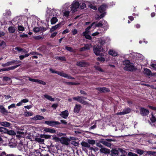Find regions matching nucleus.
<instances>
[{
    "label": "nucleus",
    "mask_w": 156,
    "mask_h": 156,
    "mask_svg": "<svg viewBox=\"0 0 156 156\" xmlns=\"http://www.w3.org/2000/svg\"><path fill=\"white\" fill-rule=\"evenodd\" d=\"M123 65L125 66L124 67V69L125 70L132 71L135 69L134 66L133 64L131 63L128 60H125L123 61Z\"/></svg>",
    "instance_id": "obj_1"
},
{
    "label": "nucleus",
    "mask_w": 156,
    "mask_h": 156,
    "mask_svg": "<svg viewBox=\"0 0 156 156\" xmlns=\"http://www.w3.org/2000/svg\"><path fill=\"white\" fill-rule=\"evenodd\" d=\"M66 83L68 85H76L79 84L78 83L71 82H66Z\"/></svg>",
    "instance_id": "obj_46"
},
{
    "label": "nucleus",
    "mask_w": 156,
    "mask_h": 156,
    "mask_svg": "<svg viewBox=\"0 0 156 156\" xmlns=\"http://www.w3.org/2000/svg\"><path fill=\"white\" fill-rule=\"evenodd\" d=\"M72 32L73 35H75L78 33L77 30L76 29H74L72 30Z\"/></svg>",
    "instance_id": "obj_56"
},
{
    "label": "nucleus",
    "mask_w": 156,
    "mask_h": 156,
    "mask_svg": "<svg viewBox=\"0 0 156 156\" xmlns=\"http://www.w3.org/2000/svg\"><path fill=\"white\" fill-rule=\"evenodd\" d=\"M21 62L19 60L17 61L15 60H13L11 61L2 64V66L3 67L8 66L12 65L18 64L20 63Z\"/></svg>",
    "instance_id": "obj_6"
},
{
    "label": "nucleus",
    "mask_w": 156,
    "mask_h": 156,
    "mask_svg": "<svg viewBox=\"0 0 156 156\" xmlns=\"http://www.w3.org/2000/svg\"><path fill=\"white\" fill-rule=\"evenodd\" d=\"M81 144L83 147L87 148L90 147V145L88 144V143H87L84 141H82Z\"/></svg>",
    "instance_id": "obj_27"
},
{
    "label": "nucleus",
    "mask_w": 156,
    "mask_h": 156,
    "mask_svg": "<svg viewBox=\"0 0 156 156\" xmlns=\"http://www.w3.org/2000/svg\"><path fill=\"white\" fill-rule=\"evenodd\" d=\"M144 74L148 76H150L151 73V70L149 69L146 68L144 70Z\"/></svg>",
    "instance_id": "obj_28"
},
{
    "label": "nucleus",
    "mask_w": 156,
    "mask_h": 156,
    "mask_svg": "<svg viewBox=\"0 0 156 156\" xmlns=\"http://www.w3.org/2000/svg\"><path fill=\"white\" fill-rule=\"evenodd\" d=\"M15 107V104H12L9 106L8 107V109H10V108H14Z\"/></svg>",
    "instance_id": "obj_64"
},
{
    "label": "nucleus",
    "mask_w": 156,
    "mask_h": 156,
    "mask_svg": "<svg viewBox=\"0 0 156 156\" xmlns=\"http://www.w3.org/2000/svg\"><path fill=\"white\" fill-rule=\"evenodd\" d=\"M0 156H7V154L5 151H3L0 153Z\"/></svg>",
    "instance_id": "obj_61"
},
{
    "label": "nucleus",
    "mask_w": 156,
    "mask_h": 156,
    "mask_svg": "<svg viewBox=\"0 0 156 156\" xmlns=\"http://www.w3.org/2000/svg\"><path fill=\"white\" fill-rule=\"evenodd\" d=\"M58 21V20L56 17H53L51 20V24H54Z\"/></svg>",
    "instance_id": "obj_31"
},
{
    "label": "nucleus",
    "mask_w": 156,
    "mask_h": 156,
    "mask_svg": "<svg viewBox=\"0 0 156 156\" xmlns=\"http://www.w3.org/2000/svg\"><path fill=\"white\" fill-rule=\"evenodd\" d=\"M106 15V12H104L100 15H97L95 16V19L96 20H99L104 17Z\"/></svg>",
    "instance_id": "obj_20"
},
{
    "label": "nucleus",
    "mask_w": 156,
    "mask_h": 156,
    "mask_svg": "<svg viewBox=\"0 0 156 156\" xmlns=\"http://www.w3.org/2000/svg\"><path fill=\"white\" fill-rule=\"evenodd\" d=\"M44 131L45 132L51 133H55L56 132L55 129L50 128H45L44 129Z\"/></svg>",
    "instance_id": "obj_21"
},
{
    "label": "nucleus",
    "mask_w": 156,
    "mask_h": 156,
    "mask_svg": "<svg viewBox=\"0 0 156 156\" xmlns=\"http://www.w3.org/2000/svg\"><path fill=\"white\" fill-rule=\"evenodd\" d=\"M57 59L59 60L63 61H66V59L65 57L62 56V57H57Z\"/></svg>",
    "instance_id": "obj_54"
},
{
    "label": "nucleus",
    "mask_w": 156,
    "mask_h": 156,
    "mask_svg": "<svg viewBox=\"0 0 156 156\" xmlns=\"http://www.w3.org/2000/svg\"><path fill=\"white\" fill-rule=\"evenodd\" d=\"M44 96L45 98L47 99L48 100L51 101H54L55 100L54 98H52L51 96H49L48 94H44Z\"/></svg>",
    "instance_id": "obj_25"
},
{
    "label": "nucleus",
    "mask_w": 156,
    "mask_h": 156,
    "mask_svg": "<svg viewBox=\"0 0 156 156\" xmlns=\"http://www.w3.org/2000/svg\"><path fill=\"white\" fill-rule=\"evenodd\" d=\"M44 119V117L43 116L37 115L34 116L33 118H31V119L35 120H37L43 119Z\"/></svg>",
    "instance_id": "obj_22"
},
{
    "label": "nucleus",
    "mask_w": 156,
    "mask_h": 156,
    "mask_svg": "<svg viewBox=\"0 0 156 156\" xmlns=\"http://www.w3.org/2000/svg\"><path fill=\"white\" fill-rule=\"evenodd\" d=\"M97 59L98 61L104 62L105 61V59L101 57H99L97 58Z\"/></svg>",
    "instance_id": "obj_52"
},
{
    "label": "nucleus",
    "mask_w": 156,
    "mask_h": 156,
    "mask_svg": "<svg viewBox=\"0 0 156 156\" xmlns=\"http://www.w3.org/2000/svg\"><path fill=\"white\" fill-rule=\"evenodd\" d=\"M101 142L105 145L108 147H110L111 146V144L106 141L102 140Z\"/></svg>",
    "instance_id": "obj_30"
},
{
    "label": "nucleus",
    "mask_w": 156,
    "mask_h": 156,
    "mask_svg": "<svg viewBox=\"0 0 156 156\" xmlns=\"http://www.w3.org/2000/svg\"><path fill=\"white\" fill-rule=\"evenodd\" d=\"M100 152L101 153L105 154H109L110 153V150L105 148H102L100 150Z\"/></svg>",
    "instance_id": "obj_19"
},
{
    "label": "nucleus",
    "mask_w": 156,
    "mask_h": 156,
    "mask_svg": "<svg viewBox=\"0 0 156 156\" xmlns=\"http://www.w3.org/2000/svg\"><path fill=\"white\" fill-rule=\"evenodd\" d=\"M87 34H83V36L85 37L88 39L89 40H91V36Z\"/></svg>",
    "instance_id": "obj_43"
},
{
    "label": "nucleus",
    "mask_w": 156,
    "mask_h": 156,
    "mask_svg": "<svg viewBox=\"0 0 156 156\" xmlns=\"http://www.w3.org/2000/svg\"><path fill=\"white\" fill-rule=\"evenodd\" d=\"M81 108V106L80 105L76 104L74 108V111L75 113L79 112Z\"/></svg>",
    "instance_id": "obj_17"
},
{
    "label": "nucleus",
    "mask_w": 156,
    "mask_h": 156,
    "mask_svg": "<svg viewBox=\"0 0 156 156\" xmlns=\"http://www.w3.org/2000/svg\"><path fill=\"white\" fill-rule=\"evenodd\" d=\"M20 65H16V66H11L7 68H3V70L4 71H8L12 70H13L17 68L18 66H20Z\"/></svg>",
    "instance_id": "obj_18"
},
{
    "label": "nucleus",
    "mask_w": 156,
    "mask_h": 156,
    "mask_svg": "<svg viewBox=\"0 0 156 156\" xmlns=\"http://www.w3.org/2000/svg\"><path fill=\"white\" fill-rule=\"evenodd\" d=\"M71 144L76 146H78L79 144L78 143L75 141H72Z\"/></svg>",
    "instance_id": "obj_62"
},
{
    "label": "nucleus",
    "mask_w": 156,
    "mask_h": 156,
    "mask_svg": "<svg viewBox=\"0 0 156 156\" xmlns=\"http://www.w3.org/2000/svg\"><path fill=\"white\" fill-rule=\"evenodd\" d=\"M99 42L102 45H104L105 43V41L104 40L101 39L99 40Z\"/></svg>",
    "instance_id": "obj_60"
},
{
    "label": "nucleus",
    "mask_w": 156,
    "mask_h": 156,
    "mask_svg": "<svg viewBox=\"0 0 156 156\" xmlns=\"http://www.w3.org/2000/svg\"><path fill=\"white\" fill-rule=\"evenodd\" d=\"M8 30L10 33H13L15 31L16 29L15 27L11 26L9 27Z\"/></svg>",
    "instance_id": "obj_29"
},
{
    "label": "nucleus",
    "mask_w": 156,
    "mask_h": 156,
    "mask_svg": "<svg viewBox=\"0 0 156 156\" xmlns=\"http://www.w3.org/2000/svg\"><path fill=\"white\" fill-rule=\"evenodd\" d=\"M80 4L79 2L75 0L74 1L71 5V9L73 12H75L77 11V9L79 8Z\"/></svg>",
    "instance_id": "obj_3"
},
{
    "label": "nucleus",
    "mask_w": 156,
    "mask_h": 156,
    "mask_svg": "<svg viewBox=\"0 0 156 156\" xmlns=\"http://www.w3.org/2000/svg\"><path fill=\"white\" fill-rule=\"evenodd\" d=\"M7 133L8 134L11 135H14L16 134V133L14 131L12 130H8Z\"/></svg>",
    "instance_id": "obj_36"
},
{
    "label": "nucleus",
    "mask_w": 156,
    "mask_h": 156,
    "mask_svg": "<svg viewBox=\"0 0 156 156\" xmlns=\"http://www.w3.org/2000/svg\"><path fill=\"white\" fill-rule=\"evenodd\" d=\"M87 141L89 144H90L93 145V144H94L95 143V141L94 140L88 139L87 140Z\"/></svg>",
    "instance_id": "obj_40"
},
{
    "label": "nucleus",
    "mask_w": 156,
    "mask_h": 156,
    "mask_svg": "<svg viewBox=\"0 0 156 156\" xmlns=\"http://www.w3.org/2000/svg\"><path fill=\"white\" fill-rule=\"evenodd\" d=\"M29 55V54H26L25 55H22L19 56V58L20 59H23L25 57H27Z\"/></svg>",
    "instance_id": "obj_44"
},
{
    "label": "nucleus",
    "mask_w": 156,
    "mask_h": 156,
    "mask_svg": "<svg viewBox=\"0 0 156 156\" xmlns=\"http://www.w3.org/2000/svg\"><path fill=\"white\" fill-rule=\"evenodd\" d=\"M69 139L66 137H62L60 138V142L61 143L66 145L69 144Z\"/></svg>",
    "instance_id": "obj_10"
},
{
    "label": "nucleus",
    "mask_w": 156,
    "mask_h": 156,
    "mask_svg": "<svg viewBox=\"0 0 156 156\" xmlns=\"http://www.w3.org/2000/svg\"><path fill=\"white\" fill-rule=\"evenodd\" d=\"M4 15L6 16H10L11 15V12L9 10L6 11L5 13H4Z\"/></svg>",
    "instance_id": "obj_45"
},
{
    "label": "nucleus",
    "mask_w": 156,
    "mask_h": 156,
    "mask_svg": "<svg viewBox=\"0 0 156 156\" xmlns=\"http://www.w3.org/2000/svg\"><path fill=\"white\" fill-rule=\"evenodd\" d=\"M144 151L141 149H137L136 150V152L140 155H142L144 153Z\"/></svg>",
    "instance_id": "obj_47"
},
{
    "label": "nucleus",
    "mask_w": 156,
    "mask_h": 156,
    "mask_svg": "<svg viewBox=\"0 0 156 156\" xmlns=\"http://www.w3.org/2000/svg\"><path fill=\"white\" fill-rule=\"evenodd\" d=\"M82 49V50H87L89 49V46H88V45L85 46Z\"/></svg>",
    "instance_id": "obj_63"
},
{
    "label": "nucleus",
    "mask_w": 156,
    "mask_h": 156,
    "mask_svg": "<svg viewBox=\"0 0 156 156\" xmlns=\"http://www.w3.org/2000/svg\"><path fill=\"white\" fill-rule=\"evenodd\" d=\"M109 54L113 56H116L117 55V53L115 51L113 50H110L108 51Z\"/></svg>",
    "instance_id": "obj_23"
},
{
    "label": "nucleus",
    "mask_w": 156,
    "mask_h": 156,
    "mask_svg": "<svg viewBox=\"0 0 156 156\" xmlns=\"http://www.w3.org/2000/svg\"><path fill=\"white\" fill-rule=\"evenodd\" d=\"M3 80L6 81H11V78L7 76L4 77L3 79Z\"/></svg>",
    "instance_id": "obj_49"
},
{
    "label": "nucleus",
    "mask_w": 156,
    "mask_h": 156,
    "mask_svg": "<svg viewBox=\"0 0 156 156\" xmlns=\"http://www.w3.org/2000/svg\"><path fill=\"white\" fill-rule=\"evenodd\" d=\"M53 140H55L56 142L60 141V139L57 136H54L53 138Z\"/></svg>",
    "instance_id": "obj_57"
},
{
    "label": "nucleus",
    "mask_w": 156,
    "mask_h": 156,
    "mask_svg": "<svg viewBox=\"0 0 156 156\" xmlns=\"http://www.w3.org/2000/svg\"><path fill=\"white\" fill-rule=\"evenodd\" d=\"M96 89L101 93H106L110 91L109 89L105 87H97Z\"/></svg>",
    "instance_id": "obj_11"
},
{
    "label": "nucleus",
    "mask_w": 156,
    "mask_h": 156,
    "mask_svg": "<svg viewBox=\"0 0 156 156\" xmlns=\"http://www.w3.org/2000/svg\"><path fill=\"white\" fill-rule=\"evenodd\" d=\"M35 33H37L40 31V27H35L33 29Z\"/></svg>",
    "instance_id": "obj_50"
},
{
    "label": "nucleus",
    "mask_w": 156,
    "mask_h": 156,
    "mask_svg": "<svg viewBox=\"0 0 156 156\" xmlns=\"http://www.w3.org/2000/svg\"><path fill=\"white\" fill-rule=\"evenodd\" d=\"M65 49L67 51L71 52H74V51L73 48L70 47H69L68 46H66L65 47Z\"/></svg>",
    "instance_id": "obj_42"
},
{
    "label": "nucleus",
    "mask_w": 156,
    "mask_h": 156,
    "mask_svg": "<svg viewBox=\"0 0 156 156\" xmlns=\"http://www.w3.org/2000/svg\"><path fill=\"white\" fill-rule=\"evenodd\" d=\"M124 151V150L121 148H113L111 150V154L112 156H117L119 154L120 152L122 153Z\"/></svg>",
    "instance_id": "obj_4"
},
{
    "label": "nucleus",
    "mask_w": 156,
    "mask_h": 156,
    "mask_svg": "<svg viewBox=\"0 0 156 156\" xmlns=\"http://www.w3.org/2000/svg\"><path fill=\"white\" fill-rule=\"evenodd\" d=\"M130 109L129 108H127L124 109L122 112L117 113V115H124L129 113Z\"/></svg>",
    "instance_id": "obj_15"
},
{
    "label": "nucleus",
    "mask_w": 156,
    "mask_h": 156,
    "mask_svg": "<svg viewBox=\"0 0 156 156\" xmlns=\"http://www.w3.org/2000/svg\"><path fill=\"white\" fill-rule=\"evenodd\" d=\"M59 115L64 119H66L68 116L69 113L67 110H66L63 111L59 114Z\"/></svg>",
    "instance_id": "obj_14"
},
{
    "label": "nucleus",
    "mask_w": 156,
    "mask_h": 156,
    "mask_svg": "<svg viewBox=\"0 0 156 156\" xmlns=\"http://www.w3.org/2000/svg\"><path fill=\"white\" fill-rule=\"evenodd\" d=\"M76 64L78 66L80 67H85L88 66V63L84 61L77 62Z\"/></svg>",
    "instance_id": "obj_16"
},
{
    "label": "nucleus",
    "mask_w": 156,
    "mask_h": 156,
    "mask_svg": "<svg viewBox=\"0 0 156 156\" xmlns=\"http://www.w3.org/2000/svg\"><path fill=\"white\" fill-rule=\"evenodd\" d=\"M70 11L67 10H65L63 12V15L66 17H68Z\"/></svg>",
    "instance_id": "obj_39"
},
{
    "label": "nucleus",
    "mask_w": 156,
    "mask_h": 156,
    "mask_svg": "<svg viewBox=\"0 0 156 156\" xmlns=\"http://www.w3.org/2000/svg\"><path fill=\"white\" fill-rule=\"evenodd\" d=\"M45 123L47 125L51 126H55L56 125L60 124V123L58 121H47L45 122Z\"/></svg>",
    "instance_id": "obj_8"
},
{
    "label": "nucleus",
    "mask_w": 156,
    "mask_h": 156,
    "mask_svg": "<svg viewBox=\"0 0 156 156\" xmlns=\"http://www.w3.org/2000/svg\"><path fill=\"white\" fill-rule=\"evenodd\" d=\"M24 77H27L28 78L29 80L30 81L33 82H36L37 79H32V78H30V77H28V76L27 77L26 76H25Z\"/></svg>",
    "instance_id": "obj_53"
},
{
    "label": "nucleus",
    "mask_w": 156,
    "mask_h": 156,
    "mask_svg": "<svg viewBox=\"0 0 156 156\" xmlns=\"http://www.w3.org/2000/svg\"><path fill=\"white\" fill-rule=\"evenodd\" d=\"M33 113L30 112H24V115L25 116H30L32 115Z\"/></svg>",
    "instance_id": "obj_35"
},
{
    "label": "nucleus",
    "mask_w": 156,
    "mask_h": 156,
    "mask_svg": "<svg viewBox=\"0 0 156 156\" xmlns=\"http://www.w3.org/2000/svg\"><path fill=\"white\" fill-rule=\"evenodd\" d=\"M34 38L36 40L42 39L44 38V35L42 36L40 35L35 36L34 37Z\"/></svg>",
    "instance_id": "obj_34"
},
{
    "label": "nucleus",
    "mask_w": 156,
    "mask_h": 156,
    "mask_svg": "<svg viewBox=\"0 0 156 156\" xmlns=\"http://www.w3.org/2000/svg\"><path fill=\"white\" fill-rule=\"evenodd\" d=\"M107 7V5L104 4H102L98 8V10L101 14L104 12H106L105 11Z\"/></svg>",
    "instance_id": "obj_12"
},
{
    "label": "nucleus",
    "mask_w": 156,
    "mask_h": 156,
    "mask_svg": "<svg viewBox=\"0 0 156 156\" xmlns=\"http://www.w3.org/2000/svg\"><path fill=\"white\" fill-rule=\"evenodd\" d=\"M14 49L16 50H17L18 51H23V49H22V48H20V47H16Z\"/></svg>",
    "instance_id": "obj_59"
},
{
    "label": "nucleus",
    "mask_w": 156,
    "mask_h": 156,
    "mask_svg": "<svg viewBox=\"0 0 156 156\" xmlns=\"http://www.w3.org/2000/svg\"><path fill=\"white\" fill-rule=\"evenodd\" d=\"M0 124L2 126L5 127H9L10 125V123L6 121L0 122Z\"/></svg>",
    "instance_id": "obj_24"
},
{
    "label": "nucleus",
    "mask_w": 156,
    "mask_h": 156,
    "mask_svg": "<svg viewBox=\"0 0 156 156\" xmlns=\"http://www.w3.org/2000/svg\"><path fill=\"white\" fill-rule=\"evenodd\" d=\"M89 7L91 9H92L95 10H97V8L96 7V6L93 5L91 4H90L89 5Z\"/></svg>",
    "instance_id": "obj_55"
},
{
    "label": "nucleus",
    "mask_w": 156,
    "mask_h": 156,
    "mask_svg": "<svg viewBox=\"0 0 156 156\" xmlns=\"http://www.w3.org/2000/svg\"><path fill=\"white\" fill-rule=\"evenodd\" d=\"M61 25H63V24H62V23H60L55 26H52L50 30V32L51 33L52 32L58 28L61 27Z\"/></svg>",
    "instance_id": "obj_13"
},
{
    "label": "nucleus",
    "mask_w": 156,
    "mask_h": 156,
    "mask_svg": "<svg viewBox=\"0 0 156 156\" xmlns=\"http://www.w3.org/2000/svg\"><path fill=\"white\" fill-rule=\"evenodd\" d=\"M0 111L2 113H7V112L2 105L0 106Z\"/></svg>",
    "instance_id": "obj_32"
},
{
    "label": "nucleus",
    "mask_w": 156,
    "mask_h": 156,
    "mask_svg": "<svg viewBox=\"0 0 156 156\" xmlns=\"http://www.w3.org/2000/svg\"><path fill=\"white\" fill-rule=\"evenodd\" d=\"M35 140L39 143H43L44 142V140L40 138H37L35 139Z\"/></svg>",
    "instance_id": "obj_37"
},
{
    "label": "nucleus",
    "mask_w": 156,
    "mask_h": 156,
    "mask_svg": "<svg viewBox=\"0 0 156 156\" xmlns=\"http://www.w3.org/2000/svg\"><path fill=\"white\" fill-rule=\"evenodd\" d=\"M74 100L84 105H87L88 103L83 99V97L82 96H77L73 98Z\"/></svg>",
    "instance_id": "obj_7"
},
{
    "label": "nucleus",
    "mask_w": 156,
    "mask_h": 156,
    "mask_svg": "<svg viewBox=\"0 0 156 156\" xmlns=\"http://www.w3.org/2000/svg\"><path fill=\"white\" fill-rule=\"evenodd\" d=\"M94 67L98 71H100L101 72H102L103 71L102 69H101V68L99 66H94Z\"/></svg>",
    "instance_id": "obj_51"
},
{
    "label": "nucleus",
    "mask_w": 156,
    "mask_h": 156,
    "mask_svg": "<svg viewBox=\"0 0 156 156\" xmlns=\"http://www.w3.org/2000/svg\"><path fill=\"white\" fill-rule=\"evenodd\" d=\"M95 22L93 23L90 26H89L86 29L85 31L83 32V34H88L89 32V30L91 28V27L93 26L94 24H95Z\"/></svg>",
    "instance_id": "obj_26"
},
{
    "label": "nucleus",
    "mask_w": 156,
    "mask_h": 156,
    "mask_svg": "<svg viewBox=\"0 0 156 156\" xmlns=\"http://www.w3.org/2000/svg\"><path fill=\"white\" fill-rule=\"evenodd\" d=\"M24 28L22 26L18 25V30L19 31H23L24 30Z\"/></svg>",
    "instance_id": "obj_41"
},
{
    "label": "nucleus",
    "mask_w": 156,
    "mask_h": 156,
    "mask_svg": "<svg viewBox=\"0 0 156 156\" xmlns=\"http://www.w3.org/2000/svg\"><path fill=\"white\" fill-rule=\"evenodd\" d=\"M129 156H138L136 154L133 153L131 152H129L128 153Z\"/></svg>",
    "instance_id": "obj_58"
},
{
    "label": "nucleus",
    "mask_w": 156,
    "mask_h": 156,
    "mask_svg": "<svg viewBox=\"0 0 156 156\" xmlns=\"http://www.w3.org/2000/svg\"><path fill=\"white\" fill-rule=\"evenodd\" d=\"M140 114L143 116H145L149 113V111L143 108H141L140 109Z\"/></svg>",
    "instance_id": "obj_9"
},
{
    "label": "nucleus",
    "mask_w": 156,
    "mask_h": 156,
    "mask_svg": "<svg viewBox=\"0 0 156 156\" xmlns=\"http://www.w3.org/2000/svg\"><path fill=\"white\" fill-rule=\"evenodd\" d=\"M95 27H101L104 29L105 30H107L108 28V25L107 23L105 20H103L101 22H100L98 23L95 24Z\"/></svg>",
    "instance_id": "obj_2"
},
{
    "label": "nucleus",
    "mask_w": 156,
    "mask_h": 156,
    "mask_svg": "<svg viewBox=\"0 0 156 156\" xmlns=\"http://www.w3.org/2000/svg\"><path fill=\"white\" fill-rule=\"evenodd\" d=\"M36 82L39 84H42L43 85H45L46 84V83L45 82L40 80L37 79Z\"/></svg>",
    "instance_id": "obj_38"
},
{
    "label": "nucleus",
    "mask_w": 156,
    "mask_h": 156,
    "mask_svg": "<svg viewBox=\"0 0 156 156\" xmlns=\"http://www.w3.org/2000/svg\"><path fill=\"white\" fill-rule=\"evenodd\" d=\"M150 120L152 123L154 122H156V118L152 114V117L150 118Z\"/></svg>",
    "instance_id": "obj_48"
},
{
    "label": "nucleus",
    "mask_w": 156,
    "mask_h": 156,
    "mask_svg": "<svg viewBox=\"0 0 156 156\" xmlns=\"http://www.w3.org/2000/svg\"><path fill=\"white\" fill-rule=\"evenodd\" d=\"M57 74L61 76H62L65 78H66L67 75V74L64 73L63 72H57Z\"/></svg>",
    "instance_id": "obj_33"
},
{
    "label": "nucleus",
    "mask_w": 156,
    "mask_h": 156,
    "mask_svg": "<svg viewBox=\"0 0 156 156\" xmlns=\"http://www.w3.org/2000/svg\"><path fill=\"white\" fill-rule=\"evenodd\" d=\"M103 50V48L101 45H98L94 47L93 50L95 54L98 56L100 54V53Z\"/></svg>",
    "instance_id": "obj_5"
}]
</instances>
